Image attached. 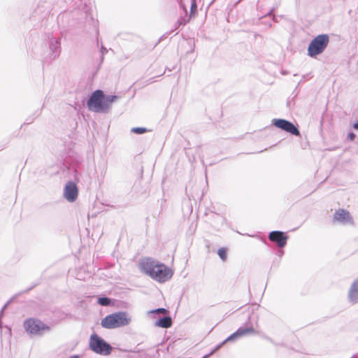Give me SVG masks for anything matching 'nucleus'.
Segmentation results:
<instances>
[{"label":"nucleus","mask_w":358,"mask_h":358,"mask_svg":"<svg viewBox=\"0 0 358 358\" xmlns=\"http://www.w3.org/2000/svg\"><path fill=\"white\" fill-rule=\"evenodd\" d=\"M141 271L155 281L163 283L170 280L173 271L163 263L152 258H145L140 261Z\"/></svg>","instance_id":"obj_1"},{"label":"nucleus","mask_w":358,"mask_h":358,"mask_svg":"<svg viewBox=\"0 0 358 358\" xmlns=\"http://www.w3.org/2000/svg\"><path fill=\"white\" fill-rule=\"evenodd\" d=\"M131 318L126 311H118L107 315L101 321L102 327L113 329L127 326L130 324Z\"/></svg>","instance_id":"obj_2"},{"label":"nucleus","mask_w":358,"mask_h":358,"mask_svg":"<svg viewBox=\"0 0 358 358\" xmlns=\"http://www.w3.org/2000/svg\"><path fill=\"white\" fill-rule=\"evenodd\" d=\"M87 106L90 111L101 113H107L108 106L103 91L96 90L92 92L87 101Z\"/></svg>","instance_id":"obj_3"},{"label":"nucleus","mask_w":358,"mask_h":358,"mask_svg":"<svg viewBox=\"0 0 358 358\" xmlns=\"http://www.w3.org/2000/svg\"><path fill=\"white\" fill-rule=\"evenodd\" d=\"M329 43V36L327 34H321L314 37L308 46V55L315 58L322 54Z\"/></svg>","instance_id":"obj_4"},{"label":"nucleus","mask_w":358,"mask_h":358,"mask_svg":"<svg viewBox=\"0 0 358 358\" xmlns=\"http://www.w3.org/2000/svg\"><path fill=\"white\" fill-rule=\"evenodd\" d=\"M89 348L92 352L103 356L109 355L113 351L111 345L96 333L90 336Z\"/></svg>","instance_id":"obj_5"},{"label":"nucleus","mask_w":358,"mask_h":358,"mask_svg":"<svg viewBox=\"0 0 358 358\" xmlns=\"http://www.w3.org/2000/svg\"><path fill=\"white\" fill-rule=\"evenodd\" d=\"M255 334V329L252 327H239L235 332L231 334L230 336H229L225 340H224L220 343L217 344L215 348L210 351L208 355H205L203 358L208 357L209 356L214 354L216 351L220 350L226 343L231 342L234 343L241 338V337H243L248 334Z\"/></svg>","instance_id":"obj_6"},{"label":"nucleus","mask_w":358,"mask_h":358,"mask_svg":"<svg viewBox=\"0 0 358 358\" xmlns=\"http://www.w3.org/2000/svg\"><path fill=\"white\" fill-rule=\"evenodd\" d=\"M25 331L34 336H42L45 331H49L50 327L41 320L35 318H28L24 322Z\"/></svg>","instance_id":"obj_7"},{"label":"nucleus","mask_w":358,"mask_h":358,"mask_svg":"<svg viewBox=\"0 0 358 358\" xmlns=\"http://www.w3.org/2000/svg\"><path fill=\"white\" fill-rule=\"evenodd\" d=\"M272 124L282 131H286L292 135L300 136V131L293 122L282 118H276L272 120Z\"/></svg>","instance_id":"obj_8"},{"label":"nucleus","mask_w":358,"mask_h":358,"mask_svg":"<svg viewBox=\"0 0 358 358\" xmlns=\"http://www.w3.org/2000/svg\"><path fill=\"white\" fill-rule=\"evenodd\" d=\"M289 236L287 234L282 231H272L268 234V239L278 245L280 248L285 247Z\"/></svg>","instance_id":"obj_9"},{"label":"nucleus","mask_w":358,"mask_h":358,"mask_svg":"<svg viewBox=\"0 0 358 358\" xmlns=\"http://www.w3.org/2000/svg\"><path fill=\"white\" fill-rule=\"evenodd\" d=\"M78 196V189L76 183L69 181L64 188V197L69 202H74Z\"/></svg>","instance_id":"obj_10"},{"label":"nucleus","mask_w":358,"mask_h":358,"mask_svg":"<svg viewBox=\"0 0 358 358\" xmlns=\"http://www.w3.org/2000/svg\"><path fill=\"white\" fill-rule=\"evenodd\" d=\"M49 49L50 59L54 60L59 57L61 52V38H52L50 41Z\"/></svg>","instance_id":"obj_11"},{"label":"nucleus","mask_w":358,"mask_h":358,"mask_svg":"<svg viewBox=\"0 0 358 358\" xmlns=\"http://www.w3.org/2000/svg\"><path fill=\"white\" fill-rule=\"evenodd\" d=\"M334 220L343 224L351 223L352 217L349 211L345 209H338L334 215Z\"/></svg>","instance_id":"obj_12"},{"label":"nucleus","mask_w":358,"mask_h":358,"mask_svg":"<svg viewBox=\"0 0 358 358\" xmlns=\"http://www.w3.org/2000/svg\"><path fill=\"white\" fill-rule=\"evenodd\" d=\"M348 298L352 304L358 303V278L352 283L348 291Z\"/></svg>","instance_id":"obj_13"},{"label":"nucleus","mask_w":358,"mask_h":358,"mask_svg":"<svg viewBox=\"0 0 358 358\" xmlns=\"http://www.w3.org/2000/svg\"><path fill=\"white\" fill-rule=\"evenodd\" d=\"M172 325V319L169 315L159 316L155 322V326L167 329Z\"/></svg>","instance_id":"obj_14"},{"label":"nucleus","mask_w":358,"mask_h":358,"mask_svg":"<svg viewBox=\"0 0 358 358\" xmlns=\"http://www.w3.org/2000/svg\"><path fill=\"white\" fill-rule=\"evenodd\" d=\"M169 313V310L164 308H158L156 309H153L149 310L148 312V315L152 317V318H157V316L159 317L161 314L166 315Z\"/></svg>","instance_id":"obj_15"},{"label":"nucleus","mask_w":358,"mask_h":358,"mask_svg":"<svg viewBox=\"0 0 358 358\" xmlns=\"http://www.w3.org/2000/svg\"><path fill=\"white\" fill-rule=\"evenodd\" d=\"M97 303L101 306H110L113 304V301L112 299L104 296L98 298Z\"/></svg>","instance_id":"obj_16"},{"label":"nucleus","mask_w":358,"mask_h":358,"mask_svg":"<svg viewBox=\"0 0 358 358\" xmlns=\"http://www.w3.org/2000/svg\"><path fill=\"white\" fill-rule=\"evenodd\" d=\"M119 99L117 95H106L105 94V99L106 100V105L108 106V110L110 108V106L113 103L115 102Z\"/></svg>","instance_id":"obj_17"},{"label":"nucleus","mask_w":358,"mask_h":358,"mask_svg":"<svg viewBox=\"0 0 358 358\" xmlns=\"http://www.w3.org/2000/svg\"><path fill=\"white\" fill-rule=\"evenodd\" d=\"M217 255L222 261H226L227 258V249L226 248H220L217 250Z\"/></svg>","instance_id":"obj_18"},{"label":"nucleus","mask_w":358,"mask_h":358,"mask_svg":"<svg viewBox=\"0 0 358 358\" xmlns=\"http://www.w3.org/2000/svg\"><path fill=\"white\" fill-rule=\"evenodd\" d=\"M148 129L145 127H133L131 131L136 134H143L148 131Z\"/></svg>","instance_id":"obj_19"},{"label":"nucleus","mask_w":358,"mask_h":358,"mask_svg":"<svg viewBox=\"0 0 358 358\" xmlns=\"http://www.w3.org/2000/svg\"><path fill=\"white\" fill-rule=\"evenodd\" d=\"M189 20H186L185 17H180L177 20L175 24V30L178 29L180 26H184L188 22Z\"/></svg>","instance_id":"obj_20"},{"label":"nucleus","mask_w":358,"mask_h":358,"mask_svg":"<svg viewBox=\"0 0 358 358\" xmlns=\"http://www.w3.org/2000/svg\"><path fill=\"white\" fill-rule=\"evenodd\" d=\"M40 115V112L36 110L31 116L29 117L27 120L24 124H30L34 120Z\"/></svg>","instance_id":"obj_21"},{"label":"nucleus","mask_w":358,"mask_h":358,"mask_svg":"<svg viewBox=\"0 0 358 358\" xmlns=\"http://www.w3.org/2000/svg\"><path fill=\"white\" fill-rule=\"evenodd\" d=\"M197 11V6L195 1H192L190 8V16L194 15Z\"/></svg>","instance_id":"obj_22"},{"label":"nucleus","mask_w":358,"mask_h":358,"mask_svg":"<svg viewBox=\"0 0 358 358\" xmlns=\"http://www.w3.org/2000/svg\"><path fill=\"white\" fill-rule=\"evenodd\" d=\"M100 52H101V62H102L104 59V55L106 53H107L108 50L103 45H101Z\"/></svg>","instance_id":"obj_23"},{"label":"nucleus","mask_w":358,"mask_h":358,"mask_svg":"<svg viewBox=\"0 0 358 358\" xmlns=\"http://www.w3.org/2000/svg\"><path fill=\"white\" fill-rule=\"evenodd\" d=\"M355 137H356V135H355V133H353V132H349V133L348 134V135H347V139H348V141H354V140H355Z\"/></svg>","instance_id":"obj_24"},{"label":"nucleus","mask_w":358,"mask_h":358,"mask_svg":"<svg viewBox=\"0 0 358 358\" xmlns=\"http://www.w3.org/2000/svg\"><path fill=\"white\" fill-rule=\"evenodd\" d=\"M12 301V299L10 300H9L1 308V311H0V314H1V316L3 315V312L7 308L8 304L10 303V302Z\"/></svg>","instance_id":"obj_25"},{"label":"nucleus","mask_w":358,"mask_h":358,"mask_svg":"<svg viewBox=\"0 0 358 358\" xmlns=\"http://www.w3.org/2000/svg\"><path fill=\"white\" fill-rule=\"evenodd\" d=\"M274 12V8H271L269 12L267 13L266 16H273V19L275 18V16L273 15Z\"/></svg>","instance_id":"obj_26"},{"label":"nucleus","mask_w":358,"mask_h":358,"mask_svg":"<svg viewBox=\"0 0 358 358\" xmlns=\"http://www.w3.org/2000/svg\"><path fill=\"white\" fill-rule=\"evenodd\" d=\"M283 254H284V251H283L282 248H280V250H278V252H277V255H278L280 257H281L283 255Z\"/></svg>","instance_id":"obj_27"},{"label":"nucleus","mask_w":358,"mask_h":358,"mask_svg":"<svg viewBox=\"0 0 358 358\" xmlns=\"http://www.w3.org/2000/svg\"><path fill=\"white\" fill-rule=\"evenodd\" d=\"M352 127H353L355 129H356V130H357V129H358V121H357L356 122H355V123L353 124Z\"/></svg>","instance_id":"obj_28"},{"label":"nucleus","mask_w":358,"mask_h":358,"mask_svg":"<svg viewBox=\"0 0 358 358\" xmlns=\"http://www.w3.org/2000/svg\"><path fill=\"white\" fill-rule=\"evenodd\" d=\"M69 358H80V356L78 355H74L71 356Z\"/></svg>","instance_id":"obj_29"},{"label":"nucleus","mask_w":358,"mask_h":358,"mask_svg":"<svg viewBox=\"0 0 358 358\" xmlns=\"http://www.w3.org/2000/svg\"><path fill=\"white\" fill-rule=\"evenodd\" d=\"M164 37H165V34H164V35H163V36H162V37L158 40V41H157V44H158V43H159L162 40V38H163Z\"/></svg>","instance_id":"obj_30"},{"label":"nucleus","mask_w":358,"mask_h":358,"mask_svg":"<svg viewBox=\"0 0 358 358\" xmlns=\"http://www.w3.org/2000/svg\"><path fill=\"white\" fill-rule=\"evenodd\" d=\"M34 287V286H32V287H31L28 288V289H26L24 292L25 293V292H29V290H31Z\"/></svg>","instance_id":"obj_31"},{"label":"nucleus","mask_w":358,"mask_h":358,"mask_svg":"<svg viewBox=\"0 0 358 358\" xmlns=\"http://www.w3.org/2000/svg\"><path fill=\"white\" fill-rule=\"evenodd\" d=\"M153 78H152V80ZM147 82V84H149V83H151L152 81L151 80V79L148 80L146 81Z\"/></svg>","instance_id":"obj_32"}]
</instances>
